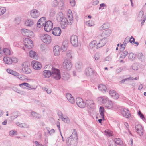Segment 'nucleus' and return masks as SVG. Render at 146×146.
<instances>
[{
    "label": "nucleus",
    "mask_w": 146,
    "mask_h": 146,
    "mask_svg": "<svg viewBox=\"0 0 146 146\" xmlns=\"http://www.w3.org/2000/svg\"><path fill=\"white\" fill-rule=\"evenodd\" d=\"M59 16L58 18L60 21H62L63 19V14L62 12H60L58 14Z\"/></svg>",
    "instance_id": "nucleus-44"
},
{
    "label": "nucleus",
    "mask_w": 146,
    "mask_h": 146,
    "mask_svg": "<svg viewBox=\"0 0 146 146\" xmlns=\"http://www.w3.org/2000/svg\"><path fill=\"white\" fill-rule=\"evenodd\" d=\"M22 66L23 68L21 70L23 73L26 74H29L31 72V70L29 68L30 64L29 62H26L23 63Z\"/></svg>",
    "instance_id": "nucleus-3"
},
{
    "label": "nucleus",
    "mask_w": 146,
    "mask_h": 146,
    "mask_svg": "<svg viewBox=\"0 0 146 146\" xmlns=\"http://www.w3.org/2000/svg\"><path fill=\"white\" fill-rule=\"evenodd\" d=\"M24 43L25 46L28 48H31L33 46V42L28 38H25L24 40Z\"/></svg>",
    "instance_id": "nucleus-14"
},
{
    "label": "nucleus",
    "mask_w": 146,
    "mask_h": 146,
    "mask_svg": "<svg viewBox=\"0 0 146 146\" xmlns=\"http://www.w3.org/2000/svg\"><path fill=\"white\" fill-rule=\"evenodd\" d=\"M42 41L45 44H49L52 42V38L51 36L47 34L42 35L40 36Z\"/></svg>",
    "instance_id": "nucleus-6"
},
{
    "label": "nucleus",
    "mask_w": 146,
    "mask_h": 146,
    "mask_svg": "<svg viewBox=\"0 0 146 146\" xmlns=\"http://www.w3.org/2000/svg\"><path fill=\"white\" fill-rule=\"evenodd\" d=\"M7 71L9 73L14 75V76H19V74L17 72L13 71L11 69H7Z\"/></svg>",
    "instance_id": "nucleus-29"
},
{
    "label": "nucleus",
    "mask_w": 146,
    "mask_h": 146,
    "mask_svg": "<svg viewBox=\"0 0 146 146\" xmlns=\"http://www.w3.org/2000/svg\"><path fill=\"white\" fill-rule=\"evenodd\" d=\"M86 106L88 108L94 109L95 107V104L93 101L87 100L86 101Z\"/></svg>",
    "instance_id": "nucleus-18"
},
{
    "label": "nucleus",
    "mask_w": 146,
    "mask_h": 146,
    "mask_svg": "<svg viewBox=\"0 0 146 146\" xmlns=\"http://www.w3.org/2000/svg\"><path fill=\"white\" fill-rule=\"evenodd\" d=\"M68 18L64 17V27H66L65 25L66 24L69 25H71V22L72 21L73 19V16L72 11L71 10L69 9L67 12Z\"/></svg>",
    "instance_id": "nucleus-5"
},
{
    "label": "nucleus",
    "mask_w": 146,
    "mask_h": 146,
    "mask_svg": "<svg viewBox=\"0 0 146 146\" xmlns=\"http://www.w3.org/2000/svg\"><path fill=\"white\" fill-rule=\"evenodd\" d=\"M128 52L125 51L123 52H122L120 56V58H122L123 59L128 54Z\"/></svg>",
    "instance_id": "nucleus-40"
},
{
    "label": "nucleus",
    "mask_w": 146,
    "mask_h": 146,
    "mask_svg": "<svg viewBox=\"0 0 146 146\" xmlns=\"http://www.w3.org/2000/svg\"><path fill=\"white\" fill-rule=\"evenodd\" d=\"M94 71L90 67L86 68L85 71V73L87 76H92L93 75Z\"/></svg>",
    "instance_id": "nucleus-22"
},
{
    "label": "nucleus",
    "mask_w": 146,
    "mask_h": 146,
    "mask_svg": "<svg viewBox=\"0 0 146 146\" xmlns=\"http://www.w3.org/2000/svg\"><path fill=\"white\" fill-rule=\"evenodd\" d=\"M53 27V23L50 21H48L44 26L45 31L47 32L50 31Z\"/></svg>",
    "instance_id": "nucleus-12"
},
{
    "label": "nucleus",
    "mask_w": 146,
    "mask_h": 146,
    "mask_svg": "<svg viewBox=\"0 0 146 146\" xmlns=\"http://www.w3.org/2000/svg\"><path fill=\"white\" fill-rule=\"evenodd\" d=\"M46 19L45 17H42L38 21L37 26L38 27H43L44 25L46 23Z\"/></svg>",
    "instance_id": "nucleus-20"
},
{
    "label": "nucleus",
    "mask_w": 146,
    "mask_h": 146,
    "mask_svg": "<svg viewBox=\"0 0 146 146\" xmlns=\"http://www.w3.org/2000/svg\"><path fill=\"white\" fill-rule=\"evenodd\" d=\"M125 79L126 80H125V81H129L130 80H133V77H129L127 78H125Z\"/></svg>",
    "instance_id": "nucleus-60"
},
{
    "label": "nucleus",
    "mask_w": 146,
    "mask_h": 146,
    "mask_svg": "<svg viewBox=\"0 0 146 146\" xmlns=\"http://www.w3.org/2000/svg\"><path fill=\"white\" fill-rule=\"evenodd\" d=\"M109 94L112 96H115L116 98H118L119 97V95L118 94H117L116 92L113 90H110L109 91Z\"/></svg>",
    "instance_id": "nucleus-33"
},
{
    "label": "nucleus",
    "mask_w": 146,
    "mask_h": 146,
    "mask_svg": "<svg viewBox=\"0 0 146 146\" xmlns=\"http://www.w3.org/2000/svg\"><path fill=\"white\" fill-rule=\"evenodd\" d=\"M21 33L24 36L31 38L34 36V34L32 31L25 29L21 30Z\"/></svg>",
    "instance_id": "nucleus-8"
},
{
    "label": "nucleus",
    "mask_w": 146,
    "mask_h": 146,
    "mask_svg": "<svg viewBox=\"0 0 146 146\" xmlns=\"http://www.w3.org/2000/svg\"><path fill=\"white\" fill-rule=\"evenodd\" d=\"M43 75L45 78H49L52 76L51 71L45 70L43 72Z\"/></svg>",
    "instance_id": "nucleus-27"
},
{
    "label": "nucleus",
    "mask_w": 146,
    "mask_h": 146,
    "mask_svg": "<svg viewBox=\"0 0 146 146\" xmlns=\"http://www.w3.org/2000/svg\"><path fill=\"white\" fill-rule=\"evenodd\" d=\"M76 102L78 106L80 108H83L86 106V102H85L83 99L80 98H76Z\"/></svg>",
    "instance_id": "nucleus-13"
},
{
    "label": "nucleus",
    "mask_w": 146,
    "mask_h": 146,
    "mask_svg": "<svg viewBox=\"0 0 146 146\" xmlns=\"http://www.w3.org/2000/svg\"><path fill=\"white\" fill-rule=\"evenodd\" d=\"M100 113L101 117H103L104 118V116L105 110L104 108L102 106H101L100 108Z\"/></svg>",
    "instance_id": "nucleus-35"
},
{
    "label": "nucleus",
    "mask_w": 146,
    "mask_h": 146,
    "mask_svg": "<svg viewBox=\"0 0 146 146\" xmlns=\"http://www.w3.org/2000/svg\"><path fill=\"white\" fill-rule=\"evenodd\" d=\"M91 22H92L90 21H88L86 22V24L89 26H91L93 25Z\"/></svg>",
    "instance_id": "nucleus-54"
},
{
    "label": "nucleus",
    "mask_w": 146,
    "mask_h": 146,
    "mask_svg": "<svg viewBox=\"0 0 146 146\" xmlns=\"http://www.w3.org/2000/svg\"><path fill=\"white\" fill-rule=\"evenodd\" d=\"M61 51L60 47L58 45L55 46L53 48V52L56 56H58L60 54Z\"/></svg>",
    "instance_id": "nucleus-24"
},
{
    "label": "nucleus",
    "mask_w": 146,
    "mask_h": 146,
    "mask_svg": "<svg viewBox=\"0 0 146 146\" xmlns=\"http://www.w3.org/2000/svg\"><path fill=\"white\" fill-rule=\"evenodd\" d=\"M103 117H101L102 119H98V121L99 123H101L102 121V120L104 121L105 120L104 117V118H103Z\"/></svg>",
    "instance_id": "nucleus-58"
},
{
    "label": "nucleus",
    "mask_w": 146,
    "mask_h": 146,
    "mask_svg": "<svg viewBox=\"0 0 146 146\" xmlns=\"http://www.w3.org/2000/svg\"><path fill=\"white\" fill-rule=\"evenodd\" d=\"M69 42L67 40H64V52H65L66 59L64 60V70L68 71L72 67V64L70 62L72 58V52L71 50H68Z\"/></svg>",
    "instance_id": "nucleus-1"
},
{
    "label": "nucleus",
    "mask_w": 146,
    "mask_h": 146,
    "mask_svg": "<svg viewBox=\"0 0 146 146\" xmlns=\"http://www.w3.org/2000/svg\"><path fill=\"white\" fill-rule=\"evenodd\" d=\"M111 57L109 56H108L105 58V60L107 61H109L111 60Z\"/></svg>",
    "instance_id": "nucleus-56"
},
{
    "label": "nucleus",
    "mask_w": 146,
    "mask_h": 146,
    "mask_svg": "<svg viewBox=\"0 0 146 146\" xmlns=\"http://www.w3.org/2000/svg\"><path fill=\"white\" fill-rule=\"evenodd\" d=\"M143 20L141 23V25H143L144 24V23L145 21V20L146 19V17L144 18V17H143Z\"/></svg>",
    "instance_id": "nucleus-63"
},
{
    "label": "nucleus",
    "mask_w": 146,
    "mask_h": 146,
    "mask_svg": "<svg viewBox=\"0 0 146 146\" xmlns=\"http://www.w3.org/2000/svg\"><path fill=\"white\" fill-rule=\"evenodd\" d=\"M4 62L7 64H10L12 63H16L18 61L17 59L15 57L12 58L6 56L3 59Z\"/></svg>",
    "instance_id": "nucleus-7"
},
{
    "label": "nucleus",
    "mask_w": 146,
    "mask_h": 146,
    "mask_svg": "<svg viewBox=\"0 0 146 146\" xmlns=\"http://www.w3.org/2000/svg\"><path fill=\"white\" fill-rule=\"evenodd\" d=\"M52 32V34L54 36H59L61 33V31L60 28L56 27L53 29Z\"/></svg>",
    "instance_id": "nucleus-17"
},
{
    "label": "nucleus",
    "mask_w": 146,
    "mask_h": 146,
    "mask_svg": "<svg viewBox=\"0 0 146 146\" xmlns=\"http://www.w3.org/2000/svg\"><path fill=\"white\" fill-rule=\"evenodd\" d=\"M50 68H51L52 76L56 80L59 79L60 78V71L53 67L52 65H50Z\"/></svg>",
    "instance_id": "nucleus-2"
},
{
    "label": "nucleus",
    "mask_w": 146,
    "mask_h": 146,
    "mask_svg": "<svg viewBox=\"0 0 146 146\" xmlns=\"http://www.w3.org/2000/svg\"><path fill=\"white\" fill-rule=\"evenodd\" d=\"M66 96L68 100L71 103L73 104L75 102L74 98L69 93H66Z\"/></svg>",
    "instance_id": "nucleus-25"
},
{
    "label": "nucleus",
    "mask_w": 146,
    "mask_h": 146,
    "mask_svg": "<svg viewBox=\"0 0 146 146\" xmlns=\"http://www.w3.org/2000/svg\"><path fill=\"white\" fill-rule=\"evenodd\" d=\"M19 78L22 80H25L26 78L23 76H17Z\"/></svg>",
    "instance_id": "nucleus-53"
},
{
    "label": "nucleus",
    "mask_w": 146,
    "mask_h": 146,
    "mask_svg": "<svg viewBox=\"0 0 146 146\" xmlns=\"http://www.w3.org/2000/svg\"><path fill=\"white\" fill-rule=\"evenodd\" d=\"M104 105L108 109H111L113 107V105L112 101L109 100V99L107 98V100H106Z\"/></svg>",
    "instance_id": "nucleus-23"
},
{
    "label": "nucleus",
    "mask_w": 146,
    "mask_h": 146,
    "mask_svg": "<svg viewBox=\"0 0 146 146\" xmlns=\"http://www.w3.org/2000/svg\"><path fill=\"white\" fill-rule=\"evenodd\" d=\"M114 143L118 145H121V140L120 138H115L114 139Z\"/></svg>",
    "instance_id": "nucleus-39"
},
{
    "label": "nucleus",
    "mask_w": 146,
    "mask_h": 146,
    "mask_svg": "<svg viewBox=\"0 0 146 146\" xmlns=\"http://www.w3.org/2000/svg\"><path fill=\"white\" fill-rule=\"evenodd\" d=\"M99 57H98V54H96L94 56V58L96 60H98L99 58Z\"/></svg>",
    "instance_id": "nucleus-61"
},
{
    "label": "nucleus",
    "mask_w": 146,
    "mask_h": 146,
    "mask_svg": "<svg viewBox=\"0 0 146 146\" xmlns=\"http://www.w3.org/2000/svg\"><path fill=\"white\" fill-rule=\"evenodd\" d=\"M3 50L0 47V57H1L3 54Z\"/></svg>",
    "instance_id": "nucleus-62"
},
{
    "label": "nucleus",
    "mask_w": 146,
    "mask_h": 146,
    "mask_svg": "<svg viewBox=\"0 0 146 146\" xmlns=\"http://www.w3.org/2000/svg\"><path fill=\"white\" fill-rule=\"evenodd\" d=\"M43 90L46 91L48 94H50L51 93V91L50 89L49 88L47 89L46 88H43Z\"/></svg>",
    "instance_id": "nucleus-49"
},
{
    "label": "nucleus",
    "mask_w": 146,
    "mask_h": 146,
    "mask_svg": "<svg viewBox=\"0 0 146 146\" xmlns=\"http://www.w3.org/2000/svg\"><path fill=\"white\" fill-rule=\"evenodd\" d=\"M135 129L136 130V132L138 133L140 136H141L143 135V129L141 125H136L135 127Z\"/></svg>",
    "instance_id": "nucleus-19"
},
{
    "label": "nucleus",
    "mask_w": 146,
    "mask_h": 146,
    "mask_svg": "<svg viewBox=\"0 0 146 146\" xmlns=\"http://www.w3.org/2000/svg\"><path fill=\"white\" fill-rule=\"evenodd\" d=\"M100 7L102 8L106 6V5L105 3H102L100 4Z\"/></svg>",
    "instance_id": "nucleus-64"
},
{
    "label": "nucleus",
    "mask_w": 146,
    "mask_h": 146,
    "mask_svg": "<svg viewBox=\"0 0 146 146\" xmlns=\"http://www.w3.org/2000/svg\"><path fill=\"white\" fill-rule=\"evenodd\" d=\"M75 67L76 70L78 71H80L82 70L83 68V64L82 62L78 61L77 62Z\"/></svg>",
    "instance_id": "nucleus-26"
},
{
    "label": "nucleus",
    "mask_w": 146,
    "mask_h": 146,
    "mask_svg": "<svg viewBox=\"0 0 146 146\" xmlns=\"http://www.w3.org/2000/svg\"><path fill=\"white\" fill-rule=\"evenodd\" d=\"M112 31L110 29L105 30L102 32L100 35V37H104L106 39L107 37L110 35Z\"/></svg>",
    "instance_id": "nucleus-15"
},
{
    "label": "nucleus",
    "mask_w": 146,
    "mask_h": 146,
    "mask_svg": "<svg viewBox=\"0 0 146 146\" xmlns=\"http://www.w3.org/2000/svg\"><path fill=\"white\" fill-rule=\"evenodd\" d=\"M31 65L33 68L35 70H40L42 67L40 62L36 60L32 61L31 62Z\"/></svg>",
    "instance_id": "nucleus-10"
},
{
    "label": "nucleus",
    "mask_w": 146,
    "mask_h": 146,
    "mask_svg": "<svg viewBox=\"0 0 146 146\" xmlns=\"http://www.w3.org/2000/svg\"><path fill=\"white\" fill-rule=\"evenodd\" d=\"M109 144V146H117L115 143H114V142H110Z\"/></svg>",
    "instance_id": "nucleus-57"
},
{
    "label": "nucleus",
    "mask_w": 146,
    "mask_h": 146,
    "mask_svg": "<svg viewBox=\"0 0 146 146\" xmlns=\"http://www.w3.org/2000/svg\"><path fill=\"white\" fill-rule=\"evenodd\" d=\"M19 86L23 88H25V87L30 88L29 87V84L27 83H23L19 84Z\"/></svg>",
    "instance_id": "nucleus-36"
},
{
    "label": "nucleus",
    "mask_w": 146,
    "mask_h": 146,
    "mask_svg": "<svg viewBox=\"0 0 146 146\" xmlns=\"http://www.w3.org/2000/svg\"><path fill=\"white\" fill-rule=\"evenodd\" d=\"M78 138L76 131L75 129H73V132L72 135L69 137L68 139H66V143L68 145H71L72 143V142L74 140V139H76Z\"/></svg>",
    "instance_id": "nucleus-4"
},
{
    "label": "nucleus",
    "mask_w": 146,
    "mask_h": 146,
    "mask_svg": "<svg viewBox=\"0 0 146 146\" xmlns=\"http://www.w3.org/2000/svg\"><path fill=\"white\" fill-rule=\"evenodd\" d=\"M6 9L4 7H0V16L2 15L5 13Z\"/></svg>",
    "instance_id": "nucleus-42"
},
{
    "label": "nucleus",
    "mask_w": 146,
    "mask_h": 146,
    "mask_svg": "<svg viewBox=\"0 0 146 146\" xmlns=\"http://www.w3.org/2000/svg\"><path fill=\"white\" fill-rule=\"evenodd\" d=\"M110 27L109 24L108 23H104L101 27H100V29L103 30L108 29Z\"/></svg>",
    "instance_id": "nucleus-30"
},
{
    "label": "nucleus",
    "mask_w": 146,
    "mask_h": 146,
    "mask_svg": "<svg viewBox=\"0 0 146 146\" xmlns=\"http://www.w3.org/2000/svg\"><path fill=\"white\" fill-rule=\"evenodd\" d=\"M138 114L139 116L143 120H145V117L144 115L142 113L139 111V112H138Z\"/></svg>",
    "instance_id": "nucleus-45"
},
{
    "label": "nucleus",
    "mask_w": 146,
    "mask_h": 146,
    "mask_svg": "<svg viewBox=\"0 0 146 146\" xmlns=\"http://www.w3.org/2000/svg\"><path fill=\"white\" fill-rule=\"evenodd\" d=\"M96 41L95 40L91 42L89 46L91 48H92L94 47L96 45Z\"/></svg>",
    "instance_id": "nucleus-43"
},
{
    "label": "nucleus",
    "mask_w": 146,
    "mask_h": 146,
    "mask_svg": "<svg viewBox=\"0 0 146 146\" xmlns=\"http://www.w3.org/2000/svg\"><path fill=\"white\" fill-rule=\"evenodd\" d=\"M31 15L33 18H37L39 16L40 13L36 9L32 10L30 12Z\"/></svg>",
    "instance_id": "nucleus-21"
},
{
    "label": "nucleus",
    "mask_w": 146,
    "mask_h": 146,
    "mask_svg": "<svg viewBox=\"0 0 146 146\" xmlns=\"http://www.w3.org/2000/svg\"><path fill=\"white\" fill-rule=\"evenodd\" d=\"M30 57L33 59H36L37 57V54L34 51H31L29 52Z\"/></svg>",
    "instance_id": "nucleus-31"
},
{
    "label": "nucleus",
    "mask_w": 146,
    "mask_h": 146,
    "mask_svg": "<svg viewBox=\"0 0 146 146\" xmlns=\"http://www.w3.org/2000/svg\"><path fill=\"white\" fill-rule=\"evenodd\" d=\"M121 112L123 116L124 117L128 118L130 117L131 114L129 111L126 109H121Z\"/></svg>",
    "instance_id": "nucleus-16"
},
{
    "label": "nucleus",
    "mask_w": 146,
    "mask_h": 146,
    "mask_svg": "<svg viewBox=\"0 0 146 146\" xmlns=\"http://www.w3.org/2000/svg\"><path fill=\"white\" fill-rule=\"evenodd\" d=\"M144 15V13L143 11H140L138 15V17H141V18H142V17H143Z\"/></svg>",
    "instance_id": "nucleus-52"
},
{
    "label": "nucleus",
    "mask_w": 146,
    "mask_h": 146,
    "mask_svg": "<svg viewBox=\"0 0 146 146\" xmlns=\"http://www.w3.org/2000/svg\"><path fill=\"white\" fill-rule=\"evenodd\" d=\"M100 40L99 42L97 44L96 46L97 48H99L103 46H104L107 43V41L106 39L104 37L101 38L100 37V35L98 36Z\"/></svg>",
    "instance_id": "nucleus-9"
},
{
    "label": "nucleus",
    "mask_w": 146,
    "mask_h": 146,
    "mask_svg": "<svg viewBox=\"0 0 146 146\" xmlns=\"http://www.w3.org/2000/svg\"><path fill=\"white\" fill-rule=\"evenodd\" d=\"M107 97L105 96L98 98L97 100L99 103H102L104 104L106 100H107Z\"/></svg>",
    "instance_id": "nucleus-28"
},
{
    "label": "nucleus",
    "mask_w": 146,
    "mask_h": 146,
    "mask_svg": "<svg viewBox=\"0 0 146 146\" xmlns=\"http://www.w3.org/2000/svg\"><path fill=\"white\" fill-rule=\"evenodd\" d=\"M64 80H68V79L70 77V76L69 74L67 73H66V74H65V72H64Z\"/></svg>",
    "instance_id": "nucleus-50"
},
{
    "label": "nucleus",
    "mask_w": 146,
    "mask_h": 146,
    "mask_svg": "<svg viewBox=\"0 0 146 146\" xmlns=\"http://www.w3.org/2000/svg\"><path fill=\"white\" fill-rule=\"evenodd\" d=\"M71 43L74 47H77L78 44V40L77 36L75 35L72 36L70 38Z\"/></svg>",
    "instance_id": "nucleus-11"
},
{
    "label": "nucleus",
    "mask_w": 146,
    "mask_h": 146,
    "mask_svg": "<svg viewBox=\"0 0 146 146\" xmlns=\"http://www.w3.org/2000/svg\"><path fill=\"white\" fill-rule=\"evenodd\" d=\"M3 52L6 55H10L11 53V50L7 48H5L3 50Z\"/></svg>",
    "instance_id": "nucleus-37"
},
{
    "label": "nucleus",
    "mask_w": 146,
    "mask_h": 146,
    "mask_svg": "<svg viewBox=\"0 0 146 146\" xmlns=\"http://www.w3.org/2000/svg\"><path fill=\"white\" fill-rule=\"evenodd\" d=\"M135 39L133 36H131L130 38V40H129V42L132 44H133V43L135 42Z\"/></svg>",
    "instance_id": "nucleus-48"
},
{
    "label": "nucleus",
    "mask_w": 146,
    "mask_h": 146,
    "mask_svg": "<svg viewBox=\"0 0 146 146\" xmlns=\"http://www.w3.org/2000/svg\"><path fill=\"white\" fill-rule=\"evenodd\" d=\"M9 133L10 135H12L14 134H17V133L16 131H10Z\"/></svg>",
    "instance_id": "nucleus-55"
},
{
    "label": "nucleus",
    "mask_w": 146,
    "mask_h": 146,
    "mask_svg": "<svg viewBox=\"0 0 146 146\" xmlns=\"http://www.w3.org/2000/svg\"><path fill=\"white\" fill-rule=\"evenodd\" d=\"M98 88L100 90L104 91L105 92H106V89L105 85L103 84H99Z\"/></svg>",
    "instance_id": "nucleus-32"
},
{
    "label": "nucleus",
    "mask_w": 146,
    "mask_h": 146,
    "mask_svg": "<svg viewBox=\"0 0 146 146\" xmlns=\"http://www.w3.org/2000/svg\"><path fill=\"white\" fill-rule=\"evenodd\" d=\"M99 3V1L98 0H96L94 1L93 3V5H96L98 4Z\"/></svg>",
    "instance_id": "nucleus-59"
},
{
    "label": "nucleus",
    "mask_w": 146,
    "mask_h": 146,
    "mask_svg": "<svg viewBox=\"0 0 146 146\" xmlns=\"http://www.w3.org/2000/svg\"><path fill=\"white\" fill-rule=\"evenodd\" d=\"M70 3L72 7H74L75 5V0H70Z\"/></svg>",
    "instance_id": "nucleus-51"
},
{
    "label": "nucleus",
    "mask_w": 146,
    "mask_h": 146,
    "mask_svg": "<svg viewBox=\"0 0 146 146\" xmlns=\"http://www.w3.org/2000/svg\"><path fill=\"white\" fill-rule=\"evenodd\" d=\"M25 24L27 26H31L33 24V22L30 19H27L25 20Z\"/></svg>",
    "instance_id": "nucleus-34"
},
{
    "label": "nucleus",
    "mask_w": 146,
    "mask_h": 146,
    "mask_svg": "<svg viewBox=\"0 0 146 146\" xmlns=\"http://www.w3.org/2000/svg\"><path fill=\"white\" fill-rule=\"evenodd\" d=\"M128 56L129 59L133 60L135 57V55L133 53H129Z\"/></svg>",
    "instance_id": "nucleus-41"
},
{
    "label": "nucleus",
    "mask_w": 146,
    "mask_h": 146,
    "mask_svg": "<svg viewBox=\"0 0 146 146\" xmlns=\"http://www.w3.org/2000/svg\"><path fill=\"white\" fill-rule=\"evenodd\" d=\"M129 40L130 38L129 37H126L124 40L123 44H124L127 45L129 42Z\"/></svg>",
    "instance_id": "nucleus-47"
},
{
    "label": "nucleus",
    "mask_w": 146,
    "mask_h": 146,
    "mask_svg": "<svg viewBox=\"0 0 146 146\" xmlns=\"http://www.w3.org/2000/svg\"><path fill=\"white\" fill-rule=\"evenodd\" d=\"M137 56L140 61H143L144 60L145 58L144 56L142 53H139L137 55Z\"/></svg>",
    "instance_id": "nucleus-38"
},
{
    "label": "nucleus",
    "mask_w": 146,
    "mask_h": 146,
    "mask_svg": "<svg viewBox=\"0 0 146 146\" xmlns=\"http://www.w3.org/2000/svg\"><path fill=\"white\" fill-rule=\"evenodd\" d=\"M65 122L67 123H70V120L68 117L64 115V123Z\"/></svg>",
    "instance_id": "nucleus-46"
}]
</instances>
